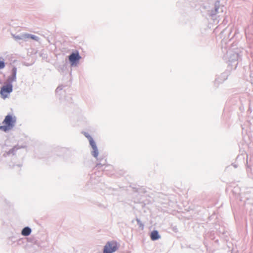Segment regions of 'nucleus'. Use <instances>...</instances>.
<instances>
[{
    "label": "nucleus",
    "mask_w": 253,
    "mask_h": 253,
    "mask_svg": "<svg viewBox=\"0 0 253 253\" xmlns=\"http://www.w3.org/2000/svg\"><path fill=\"white\" fill-rule=\"evenodd\" d=\"M85 136L88 138V140L89 141V139H93L89 135H88L87 133H85L84 134Z\"/></svg>",
    "instance_id": "10"
},
{
    "label": "nucleus",
    "mask_w": 253,
    "mask_h": 253,
    "mask_svg": "<svg viewBox=\"0 0 253 253\" xmlns=\"http://www.w3.org/2000/svg\"><path fill=\"white\" fill-rule=\"evenodd\" d=\"M31 232V229L28 227H25L24 228H23V229L22 231L21 234L23 236H27L29 235L30 234Z\"/></svg>",
    "instance_id": "7"
},
{
    "label": "nucleus",
    "mask_w": 253,
    "mask_h": 253,
    "mask_svg": "<svg viewBox=\"0 0 253 253\" xmlns=\"http://www.w3.org/2000/svg\"><path fill=\"white\" fill-rule=\"evenodd\" d=\"M161 237L159 232L157 230H153L151 232L150 234V238L152 241L158 240Z\"/></svg>",
    "instance_id": "6"
},
{
    "label": "nucleus",
    "mask_w": 253,
    "mask_h": 253,
    "mask_svg": "<svg viewBox=\"0 0 253 253\" xmlns=\"http://www.w3.org/2000/svg\"><path fill=\"white\" fill-rule=\"evenodd\" d=\"M81 59V56L78 52L72 53L69 57L70 61L72 63H75L76 61Z\"/></svg>",
    "instance_id": "5"
},
{
    "label": "nucleus",
    "mask_w": 253,
    "mask_h": 253,
    "mask_svg": "<svg viewBox=\"0 0 253 253\" xmlns=\"http://www.w3.org/2000/svg\"><path fill=\"white\" fill-rule=\"evenodd\" d=\"M89 139V144L93 149L92 154L94 157L96 158L98 156V152L95 142L93 139L90 138Z\"/></svg>",
    "instance_id": "4"
},
{
    "label": "nucleus",
    "mask_w": 253,
    "mask_h": 253,
    "mask_svg": "<svg viewBox=\"0 0 253 253\" xmlns=\"http://www.w3.org/2000/svg\"><path fill=\"white\" fill-rule=\"evenodd\" d=\"M137 221L138 223H139L140 226H141L143 227V225L141 223H140V221L139 219H137Z\"/></svg>",
    "instance_id": "11"
},
{
    "label": "nucleus",
    "mask_w": 253,
    "mask_h": 253,
    "mask_svg": "<svg viewBox=\"0 0 253 253\" xmlns=\"http://www.w3.org/2000/svg\"><path fill=\"white\" fill-rule=\"evenodd\" d=\"M118 248L117 242L112 241L108 242L104 247L103 253H113Z\"/></svg>",
    "instance_id": "2"
},
{
    "label": "nucleus",
    "mask_w": 253,
    "mask_h": 253,
    "mask_svg": "<svg viewBox=\"0 0 253 253\" xmlns=\"http://www.w3.org/2000/svg\"><path fill=\"white\" fill-rule=\"evenodd\" d=\"M15 122L16 118L15 117L7 115L2 122L3 126H0V129L4 131H8L12 128Z\"/></svg>",
    "instance_id": "1"
},
{
    "label": "nucleus",
    "mask_w": 253,
    "mask_h": 253,
    "mask_svg": "<svg viewBox=\"0 0 253 253\" xmlns=\"http://www.w3.org/2000/svg\"><path fill=\"white\" fill-rule=\"evenodd\" d=\"M25 38H30L32 40L38 41L39 40V38L36 36L30 35V34H25L24 36Z\"/></svg>",
    "instance_id": "8"
},
{
    "label": "nucleus",
    "mask_w": 253,
    "mask_h": 253,
    "mask_svg": "<svg viewBox=\"0 0 253 253\" xmlns=\"http://www.w3.org/2000/svg\"><path fill=\"white\" fill-rule=\"evenodd\" d=\"M5 66V64L3 61H0V69H3Z\"/></svg>",
    "instance_id": "9"
},
{
    "label": "nucleus",
    "mask_w": 253,
    "mask_h": 253,
    "mask_svg": "<svg viewBox=\"0 0 253 253\" xmlns=\"http://www.w3.org/2000/svg\"><path fill=\"white\" fill-rule=\"evenodd\" d=\"M13 86L12 84H8L3 85L0 91V94L2 98L5 99L8 97L10 93L12 91Z\"/></svg>",
    "instance_id": "3"
}]
</instances>
